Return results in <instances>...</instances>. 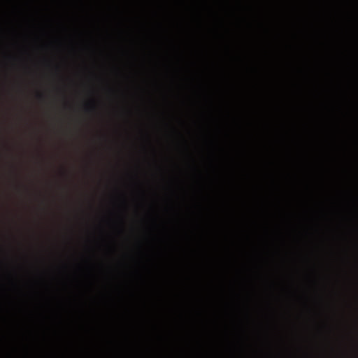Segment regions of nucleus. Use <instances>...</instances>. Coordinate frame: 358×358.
Returning a JSON list of instances; mask_svg holds the SVG:
<instances>
[{"label":"nucleus","instance_id":"f03ea898","mask_svg":"<svg viewBox=\"0 0 358 358\" xmlns=\"http://www.w3.org/2000/svg\"><path fill=\"white\" fill-rule=\"evenodd\" d=\"M38 97L41 98V99L43 98V94H38Z\"/></svg>","mask_w":358,"mask_h":358},{"label":"nucleus","instance_id":"f257e3e1","mask_svg":"<svg viewBox=\"0 0 358 358\" xmlns=\"http://www.w3.org/2000/svg\"><path fill=\"white\" fill-rule=\"evenodd\" d=\"M85 109L87 111H93L95 109V106L94 103L87 104Z\"/></svg>","mask_w":358,"mask_h":358}]
</instances>
